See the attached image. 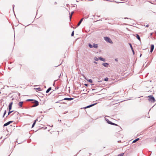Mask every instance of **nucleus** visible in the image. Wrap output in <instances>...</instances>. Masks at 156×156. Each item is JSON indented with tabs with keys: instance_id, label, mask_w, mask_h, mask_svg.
I'll list each match as a JSON object with an SVG mask.
<instances>
[{
	"instance_id": "1",
	"label": "nucleus",
	"mask_w": 156,
	"mask_h": 156,
	"mask_svg": "<svg viewBox=\"0 0 156 156\" xmlns=\"http://www.w3.org/2000/svg\"><path fill=\"white\" fill-rule=\"evenodd\" d=\"M149 98L148 100L151 101V102H154L155 101V99L152 95H150L148 96Z\"/></svg>"
},
{
	"instance_id": "2",
	"label": "nucleus",
	"mask_w": 156,
	"mask_h": 156,
	"mask_svg": "<svg viewBox=\"0 0 156 156\" xmlns=\"http://www.w3.org/2000/svg\"><path fill=\"white\" fill-rule=\"evenodd\" d=\"M104 39L106 41L109 43H112V41L111 40L110 38L108 37H104Z\"/></svg>"
},
{
	"instance_id": "3",
	"label": "nucleus",
	"mask_w": 156,
	"mask_h": 156,
	"mask_svg": "<svg viewBox=\"0 0 156 156\" xmlns=\"http://www.w3.org/2000/svg\"><path fill=\"white\" fill-rule=\"evenodd\" d=\"M34 101L33 102V103H34V105L33 106V107H35L37 106L38 104L39 103L38 101H37L35 100H34Z\"/></svg>"
},
{
	"instance_id": "4",
	"label": "nucleus",
	"mask_w": 156,
	"mask_h": 156,
	"mask_svg": "<svg viewBox=\"0 0 156 156\" xmlns=\"http://www.w3.org/2000/svg\"><path fill=\"white\" fill-rule=\"evenodd\" d=\"M12 122H13L12 121H9L7 122V123H5V124H4L3 126H6L8 125H9L10 123H12Z\"/></svg>"
},
{
	"instance_id": "5",
	"label": "nucleus",
	"mask_w": 156,
	"mask_h": 156,
	"mask_svg": "<svg viewBox=\"0 0 156 156\" xmlns=\"http://www.w3.org/2000/svg\"><path fill=\"white\" fill-rule=\"evenodd\" d=\"M12 103H13L12 102L11 103H10L9 105V108H8L9 111L12 108Z\"/></svg>"
},
{
	"instance_id": "6",
	"label": "nucleus",
	"mask_w": 156,
	"mask_h": 156,
	"mask_svg": "<svg viewBox=\"0 0 156 156\" xmlns=\"http://www.w3.org/2000/svg\"><path fill=\"white\" fill-rule=\"evenodd\" d=\"M74 98H64L62 100V101L63 100H71L73 99Z\"/></svg>"
},
{
	"instance_id": "7",
	"label": "nucleus",
	"mask_w": 156,
	"mask_h": 156,
	"mask_svg": "<svg viewBox=\"0 0 156 156\" xmlns=\"http://www.w3.org/2000/svg\"><path fill=\"white\" fill-rule=\"evenodd\" d=\"M154 44H151V49L150 50V52H152V51H153L154 49Z\"/></svg>"
},
{
	"instance_id": "8",
	"label": "nucleus",
	"mask_w": 156,
	"mask_h": 156,
	"mask_svg": "<svg viewBox=\"0 0 156 156\" xmlns=\"http://www.w3.org/2000/svg\"><path fill=\"white\" fill-rule=\"evenodd\" d=\"M96 104H97V103H95V104H94L91 105H88L87 106L85 107V108H90V107H92V106H94V105H95Z\"/></svg>"
},
{
	"instance_id": "9",
	"label": "nucleus",
	"mask_w": 156,
	"mask_h": 156,
	"mask_svg": "<svg viewBox=\"0 0 156 156\" xmlns=\"http://www.w3.org/2000/svg\"><path fill=\"white\" fill-rule=\"evenodd\" d=\"M102 65L105 67H108L109 64L107 63H103L102 64Z\"/></svg>"
},
{
	"instance_id": "10",
	"label": "nucleus",
	"mask_w": 156,
	"mask_h": 156,
	"mask_svg": "<svg viewBox=\"0 0 156 156\" xmlns=\"http://www.w3.org/2000/svg\"><path fill=\"white\" fill-rule=\"evenodd\" d=\"M105 120L109 124H112V122L109 121V120L105 118Z\"/></svg>"
},
{
	"instance_id": "11",
	"label": "nucleus",
	"mask_w": 156,
	"mask_h": 156,
	"mask_svg": "<svg viewBox=\"0 0 156 156\" xmlns=\"http://www.w3.org/2000/svg\"><path fill=\"white\" fill-rule=\"evenodd\" d=\"M99 59L101 61H102L103 62L105 61V58H103L101 57H99Z\"/></svg>"
},
{
	"instance_id": "12",
	"label": "nucleus",
	"mask_w": 156,
	"mask_h": 156,
	"mask_svg": "<svg viewBox=\"0 0 156 156\" xmlns=\"http://www.w3.org/2000/svg\"><path fill=\"white\" fill-rule=\"evenodd\" d=\"M23 103V101H20L19 102L18 105L20 107H22Z\"/></svg>"
},
{
	"instance_id": "13",
	"label": "nucleus",
	"mask_w": 156,
	"mask_h": 156,
	"mask_svg": "<svg viewBox=\"0 0 156 156\" xmlns=\"http://www.w3.org/2000/svg\"><path fill=\"white\" fill-rule=\"evenodd\" d=\"M83 19V18H82V19H81V20H80V21H79V22L77 24V26H79L80 25L81 22H82Z\"/></svg>"
},
{
	"instance_id": "14",
	"label": "nucleus",
	"mask_w": 156,
	"mask_h": 156,
	"mask_svg": "<svg viewBox=\"0 0 156 156\" xmlns=\"http://www.w3.org/2000/svg\"><path fill=\"white\" fill-rule=\"evenodd\" d=\"M93 47L95 48H98V44H94Z\"/></svg>"
},
{
	"instance_id": "15",
	"label": "nucleus",
	"mask_w": 156,
	"mask_h": 156,
	"mask_svg": "<svg viewBox=\"0 0 156 156\" xmlns=\"http://www.w3.org/2000/svg\"><path fill=\"white\" fill-rule=\"evenodd\" d=\"M139 139H140L139 138H137L135 139V140H134L132 142V143H135L138 140H139Z\"/></svg>"
},
{
	"instance_id": "16",
	"label": "nucleus",
	"mask_w": 156,
	"mask_h": 156,
	"mask_svg": "<svg viewBox=\"0 0 156 156\" xmlns=\"http://www.w3.org/2000/svg\"><path fill=\"white\" fill-rule=\"evenodd\" d=\"M51 87H49L46 90V93H48L49 92V91L51 90Z\"/></svg>"
},
{
	"instance_id": "17",
	"label": "nucleus",
	"mask_w": 156,
	"mask_h": 156,
	"mask_svg": "<svg viewBox=\"0 0 156 156\" xmlns=\"http://www.w3.org/2000/svg\"><path fill=\"white\" fill-rule=\"evenodd\" d=\"M136 37L139 40H140V37L139 36L138 34H136Z\"/></svg>"
},
{
	"instance_id": "18",
	"label": "nucleus",
	"mask_w": 156,
	"mask_h": 156,
	"mask_svg": "<svg viewBox=\"0 0 156 156\" xmlns=\"http://www.w3.org/2000/svg\"><path fill=\"white\" fill-rule=\"evenodd\" d=\"M99 58H98L96 57H95L94 58V59L96 61H98V60Z\"/></svg>"
},
{
	"instance_id": "19",
	"label": "nucleus",
	"mask_w": 156,
	"mask_h": 156,
	"mask_svg": "<svg viewBox=\"0 0 156 156\" xmlns=\"http://www.w3.org/2000/svg\"><path fill=\"white\" fill-rule=\"evenodd\" d=\"M13 111H10H10H9V112H8V115L7 116V117L8 115H9Z\"/></svg>"
},
{
	"instance_id": "20",
	"label": "nucleus",
	"mask_w": 156,
	"mask_h": 156,
	"mask_svg": "<svg viewBox=\"0 0 156 156\" xmlns=\"http://www.w3.org/2000/svg\"><path fill=\"white\" fill-rule=\"evenodd\" d=\"M89 46L91 48H92L93 47V46L90 44H89Z\"/></svg>"
},
{
	"instance_id": "21",
	"label": "nucleus",
	"mask_w": 156,
	"mask_h": 156,
	"mask_svg": "<svg viewBox=\"0 0 156 156\" xmlns=\"http://www.w3.org/2000/svg\"><path fill=\"white\" fill-rule=\"evenodd\" d=\"M123 154H124V153H121V154H119L118 155V156H123Z\"/></svg>"
},
{
	"instance_id": "22",
	"label": "nucleus",
	"mask_w": 156,
	"mask_h": 156,
	"mask_svg": "<svg viewBox=\"0 0 156 156\" xmlns=\"http://www.w3.org/2000/svg\"><path fill=\"white\" fill-rule=\"evenodd\" d=\"M129 45L130 46V48H131V49H133V48L132 47V46L131 44L130 43H129Z\"/></svg>"
},
{
	"instance_id": "23",
	"label": "nucleus",
	"mask_w": 156,
	"mask_h": 156,
	"mask_svg": "<svg viewBox=\"0 0 156 156\" xmlns=\"http://www.w3.org/2000/svg\"><path fill=\"white\" fill-rule=\"evenodd\" d=\"M104 80L106 81H107L108 80V78H106L104 79Z\"/></svg>"
},
{
	"instance_id": "24",
	"label": "nucleus",
	"mask_w": 156,
	"mask_h": 156,
	"mask_svg": "<svg viewBox=\"0 0 156 156\" xmlns=\"http://www.w3.org/2000/svg\"><path fill=\"white\" fill-rule=\"evenodd\" d=\"M35 122H34V123H33L32 125V128H33L34 127V126L35 124Z\"/></svg>"
},
{
	"instance_id": "25",
	"label": "nucleus",
	"mask_w": 156,
	"mask_h": 156,
	"mask_svg": "<svg viewBox=\"0 0 156 156\" xmlns=\"http://www.w3.org/2000/svg\"><path fill=\"white\" fill-rule=\"evenodd\" d=\"M88 81L90 83H92V80L91 79H89Z\"/></svg>"
},
{
	"instance_id": "26",
	"label": "nucleus",
	"mask_w": 156,
	"mask_h": 156,
	"mask_svg": "<svg viewBox=\"0 0 156 156\" xmlns=\"http://www.w3.org/2000/svg\"><path fill=\"white\" fill-rule=\"evenodd\" d=\"M34 99H27V101H34Z\"/></svg>"
},
{
	"instance_id": "27",
	"label": "nucleus",
	"mask_w": 156,
	"mask_h": 156,
	"mask_svg": "<svg viewBox=\"0 0 156 156\" xmlns=\"http://www.w3.org/2000/svg\"><path fill=\"white\" fill-rule=\"evenodd\" d=\"M111 125H116V126H118V125L115 123H113L112 122V124H111Z\"/></svg>"
},
{
	"instance_id": "28",
	"label": "nucleus",
	"mask_w": 156,
	"mask_h": 156,
	"mask_svg": "<svg viewBox=\"0 0 156 156\" xmlns=\"http://www.w3.org/2000/svg\"><path fill=\"white\" fill-rule=\"evenodd\" d=\"M74 31H73L71 34V36H73L74 35Z\"/></svg>"
},
{
	"instance_id": "29",
	"label": "nucleus",
	"mask_w": 156,
	"mask_h": 156,
	"mask_svg": "<svg viewBox=\"0 0 156 156\" xmlns=\"http://www.w3.org/2000/svg\"><path fill=\"white\" fill-rule=\"evenodd\" d=\"M131 50H132V52H133V55H134V51L133 50V49H131Z\"/></svg>"
},
{
	"instance_id": "30",
	"label": "nucleus",
	"mask_w": 156,
	"mask_h": 156,
	"mask_svg": "<svg viewBox=\"0 0 156 156\" xmlns=\"http://www.w3.org/2000/svg\"><path fill=\"white\" fill-rule=\"evenodd\" d=\"M131 50H132V52H133V55H134V51L133 50V49H131Z\"/></svg>"
},
{
	"instance_id": "31",
	"label": "nucleus",
	"mask_w": 156,
	"mask_h": 156,
	"mask_svg": "<svg viewBox=\"0 0 156 156\" xmlns=\"http://www.w3.org/2000/svg\"><path fill=\"white\" fill-rule=\"evenodd\" d=\"M6 113V110H5L4 113V115H5Z\"/></svg>"
},
{
	"instance_id": "32",
	"label": "nucleus",
	"mask_w": 156,
	"mask_h": 156,
	"mask_svg": "<svg viewBox=\"0 0 156 156\" xmlns=\"http://www.w3.org/2000/svg\"><path fill=\"white\" fill-rule=\"evenodd\" d=\"M72 14H71V15H70V16H69V17H70V20H71V17H72Z\"/></svg>"
},
{
	"instance_id": "33",
	"label": "nucleus",
	"mask_w": 156,
	"mask_h": 156,
	"mask_svg": "<svg viewBox=\"0 0 156 156\" xmlns=\"http://www.w3.org/2000/svg\"><path fill=\"white\" fill-rule=\"evenodd\" d=\"M149 27V25H147L145 26V27Z\"/></svg>"
},
{
	"instance_id": "34",
	"label": "nucleus",
	"mask_w": 156,
	"mask_h": 156,
	"mask_svg": "<svg viewBox=\"0 0 156 156\" xmlns=\"http://www.w3.org/2000/svg\"><path fill=\"white\" fill-rule=\"evenodd\" d=\"M37 89L38 90H39V91H40V88H37Z\"/></svg>"
},
{
	"instance_id": "35",
	"label": "nucleus",
	"mask_w": 156,
	"mask_h": 156,
	"mask_svg": "<svg viewBox=\"0 0 156 156\" xmlns=\"http://www.w3.org/2000/svg\"><path fill=\"white\" fill-rule=\"evenodd\" d=\"M94 62L96 64H97V62H96L94 61Z\"/></svg>"
},
{
	"instance_id": "36",
	"label": "nucleus",
	"mask_w": 156,
	"mask_h": 156,
	"mask_svg": "<svg viewBox=\"0 0 156 156\" xmlns=\"http://www.w3.org/2000/svg\"><path fill=\"white\" fill-rule=\"evenodd\" d=\"M115 60L116 61H118V60H117V58H116L115 59Z\"/></svg>"
},
{
	"instance_id": "37",
	"label": "nucleus",
	"mask_w": 156,
	"mask_h": 156,
	"mask_svg": "<svg viewBox=\"0 0 156 156\" xmlns=\"http://www.w3.org/2000/svg\"><path fill=\"white\" fill-rule=\"evenodd\" d=\"M59 101H57V102H56V103H59Z\"/></svg>"
},
{
	"instance_id": "38",
	"label": "nucleus",
	"mask_w": 156,
	"mask_h": 156,
	"mask_svg": "<svg viewBox=\"0 0 156 156\" xmlns=\"http://www.w3.org/2000/svg\"><path fill=\"white\" fill-rule=\"evenodd\" d=\"M73 13V12H72V13H71V14H72H72Z\"/></svg>"
},
{
	"instance_id": "39",
	"label": "nucleus",
	"mask_w": 156,
	"mask_h": 156,
	"mask_svg": "<svg viewBox=\"0 0 156 156\" xmlns=\"http://www.w3.org/2000/svg\"><path fill=\"white\" fill-rule=\"evenodd\" d=\"M95 90V89H92V91H93V90Z\"/></svg>"
},
{
	"instance_id": "40",
	"label": "nucleus",
	"mask_w": 156,
	"mask_h": 156,
	"mask_svg": "<svg viewBox=\"0 0 156 156\" xmlns=\"http://www.w3.org/2000/svg\"><path fill=\"white\" fill-rule=\"evenodd\" d=\"M37 119L35 121V122H36V121L37 120Z\"/></svg>"
},
{
	"instance_id": "41",
	"label": "nucleus",
	"mask_w": 156,
	"mask_h": 156,
	"mask_svg": "<svg viewBox=\"0 0 156 156\" xmlns=\"http://www.w3.org/2000/svg\"><path fill=\"white\" fill-rule=\"evenodd\" d=\"M5 115H4V114H3V117H4V116Z\"/></svg>"
},
{
	"instance_id": "42",
	"label": "nucleus",
	"mask_w": 156,
	"mask_h": 156,
	"mask_svg": "<svg viewBox=\"0 0 156 156\" xmlns=\"http://www.w3.org/2000/svg\"><path fill=\"white\" fill-rule=\"evenodd\" d=\"M14 5H13V9H14Z\"/></svg>"
},
{
	"instance_id": "43",
	"label": "nucleus",
	"mask_w": 156,
	"mask_h": 156,
	"mask_svg": "<svg viewBox=\"0 0 156 156\" xmlns=\"http://www.w3.org/2000/svg\"><path fill=\"white\" fill-rule=\"evenodd\" d=\"M85 85L86 86H87V84H85Z\"/></svg>"
},
{
	"instance_id": "44",
	"label": "nucleus",
	"mask_w": 156,
	"mask_h": 156,
	"mask_svg": "<svg viewBox=\"0 0 156 156\" xmlns=\"http://www.w3.org/2000/svg\"><path fill=\"white\" fill-rule=\"evenodd\" d=\"M141 55H141H141H140V57H141Z\"/></svg>"
},
{
	"instance_id": "45",
	"label": "nucleus",
	"mask_w": 156,
	"mask_h": 156,
	"mask_svg": "<svg viewBox=\"0 0 156 156\" xmlns=\"http://www.w3.org/2000/svg\"><path fill=\"white\" fill-rule=\"evenodd\" d=\"M43 117V116H41V118H42V117Z\"/></svg>"
},
{
	"instance_id": "46",
	"label": "nucleus",
	"mask_w": 156,
	"mask_h": 156,
	"mask_svg": "<svg viewBox=\"0 0 156 156\" xmlns=\"http://www.w3.org/2000/svg\"><path fill=\"white\" fill-rule=\"evenodd\" d=\"M43 117V116H41V118H42V117Z\"/></svg>"
},
{
	"instance_id": "47",
	"label": "nucleus",
	"mask_w": 156,
	"mask_h": 156,
	"mask_svg": "<svg viewBox=\"0 0 156 156\" xmlns=\"http://www.w3.org/2000/svg\"><path fill=\"white\" fill-rule=\"evenodd\" d=\"M59 66V65H58L57 66Z\"/></svg>"
},
{
	"instance_id": "48",
	"label": "nucleus",
	"mask_w": 156,
	"mask_h": 156,
	"mask_svg": "<svg viewBox=\"0 0 156 156\" xmlns=\"http://www.w3.org/2000/svg\"><path fill=\"white\" fill-rule=\"evenodd\" d=\"M59 66V65H58L57 66Z\"/></svg>"
},
{
	"instance_id": "49",
	"label": "nucleus",
	"mask_w": 156,
	"mask_h": 156,
	"mask_svg": "<svg viewBox=\"0 0 156 156\" xmlns=\"http://www.w3.org/2000/svg\"><path fill=\"white\" fill-rule=\"evenodd\" d=\"M59 66V65H58L57 66Z\"/></svg>"
},
{
	"instance_id": "50",
	"label": "nucleus",
	"mask_w": 156,
	"mask_h": 156,
	"mask_svg": "<svg viewBox=\"0 0 156 156\" xmlns=\"http://www.w3.org/2000/svg\"><path fill=\"white\" fill-rule=\"evenodd\" d=\"M59 66V65H58L57 66Z\"/></svg>"
},
{
	"instance_id": "51",
	"label": "nucleus",
	"mask_w": 156,
	"mask_h": 156,
	"mask_svg": "<svg viewBox=\"0 0 156 156\" xmlns=\"http://www.w3.org/2000/svg\"><path fill=\"white\" fill-rule=\"evenodd\" d=\"M155 140H156V139H155Z\"/></svg>"
},
{
	"instance_id": "52",
	"label": "nucleus",
	"mask_w": 156,
	"mask_h": 156,
	"mask_svg": "<svg viewBox=\"0 0 156 156\" xmlns=\"http://www.w3.org/2000/svg\"><path fill=\"white\" fill-rule=\"evenodd\" d=\"M156 1V0H155Z\"/></svg>"
}]
</instances>
